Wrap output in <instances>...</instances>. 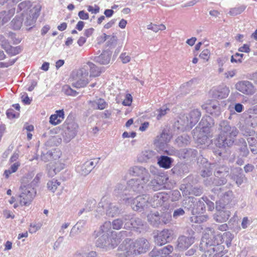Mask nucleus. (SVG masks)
I'll list each match as a JSON object with an SVG mask.
<instances>
[{
	"label": "nucleus",
	"mask_w": 257,
	"mask_h": 257,
	"mask_svg": "<svg viewBox=\"0 0 257 257\" xmlns=\"http://www.w3.org/2000/svg\"><path fill=\"white\" fill-rule=\"evenodd\" d=\"M158 164L162 168L168 169L171 167L174 160L168 156L162 155L158 157Z\"/></svg>",
	"instance_id": "obj_29"
},
{
	"label": "nucleus",
	"mask_w": 257,
	"mask_h": 257,
	"mask_svg": "<svg viewBox=\"0 0 257 257\" xmlns=\"http://www.w3.org/2000/svg\"><path fill=\"white\" fill-rule=\"evenodd\" d=\"M215 164L206 163L201 171V175L204 178L209 177L212 175V169Z\"/></svg>",
	"instance_id": "obj_44"
},
{
	"label": "nucleus",
	"mask_w": 257,
	"mask_h": 257,
	"mask_svg": "<svg viewBox=\"0 0 257 257\" xmlns=\"http://www.w3.org/2000/svg\"><path fill=\"white\" fill-rule=\"evenodd\" d=\"M15 13V8H12L8 10L0 12V23L2 25L9 22Z\"/></svg>",
	"instance_id": "obj_30"
},
{
	"label": "nucleus",
	"mask_w": 257,
	"mask_h": 257,
	"mask_svg": "<svg viewBox=\"0 0 257 257\" xmlns=\"http://www.w3.org/2000/svg\"><path fill=\"white\" fill-rule=\"evenodd\" d=\"M65 165L58 160L51 161L47 165L48 174L50 177L54 176L64 169Z\"/></svg>",
	"instance_id": "obj_18"
},
{
	"label": "nucleus",
	"mask_w": 257,
	"mask_h": 257,
	"mask_svg": "<svg viewBox=\"0 0 257 257\" xmlns=\"http://www.w3.org/2000/svg\"><path fill=\"white\" fill-rule=\"evenodd\" d=\"M60 152L58 150H53L47 152L46 153H43L41 156V159L42 161L47 162L48 161H53L57 160L60 157Z\"/></svg>",
	"instance_id": "obj_22"
},
{
	"label": "nucleus",
	"mask_w": 257,
	"mask_h": 257,
	"mask_svg": "<svg viewBox=\"0 0 257 257\" xmlns=\"http://www.w3.org/2000/svg\"><path fill=\"white\" fill-rule=\"evenodd\" d=\"M216 243L214 241H212L211 239L207 238L205 237H203L200 244V248L201 250H208L210 248H213L216 249Z\"/></svg>",
	"instance_id": "obj_38"
},
{
	"label": "nucleus",
	"mask_w": 257,
	"mask_h": 257,
	"mask_svg": "<svg viewBox=\"0 0 257 257\" xmlns=\"http://www.w3.org/2000/svg\"><path fill=\"white\" fill-rule=\"evenodd\" d=\"M204 251V253L202 255V257H219L218 251L216 249H214L213 248H210L208 250H202Z\"/></svg>",
	"instance_id": "obj_49"
},
{
	"label": "nucleus",
	"mask_w": 257,
	"mask_h": 257,
	"mask_svg": "<svg viewBox=\"0 0 257 257\" xmlns=\"http://www.w3.org/2000/svg\"><path fill=\"white\" fill-rule=\"evenodd\" d=\"M111 223L112 227L114 229L118 230L122 227L123 224H124V221L122 217V218L114 219Z\"/></svg>",
	"instance_id": "obj_52"
},
{
	"label": "nucleus",
	"mask_w": 257,
	"mask_h": 257,
	"mask_svg": "<svg viewBox=\"0 0 257 257\" xmlns=\"http://www.w3.org/2000/svg\"><path fill=\"white\" fill-rule=\"evenodd\" d=\"M149 197L147 195H139L134 199L132 198H123L126 203H131L132 209L137 211H142L147 207L148 204Z\"/></svg>",
	"instance_id": "obj_7"
},
{
	"label": "nucleus",
	"mask_w": 257,
	"mask_h": 257,
	"mask_svg": "<svg viewBox=\"0 0 257 257\" xmlns=\"http://www.w3.org/2000/svg\"><path fill=\"white\" fill-rule=\"evenodd\" d=\"M129 173L132 176L140 177L141 182L145 184L150 180L151 176L148 170L142 166H134L130 168Z\"/></svg>",
	"instance_id": "obj_9"
},
{
	"label": "nucleus",
	"mask_w": 257,
	"mask_h": 257,
	"mask_svg": "<svg viewBox=\"0 0 257 257\" xmlns=\"http://www.w3.org/2000/svg\"><path fill=\"white\" fill-rule=\"evenodd\" d=\"M197 199L193 197H188L183 202V206L188 210L191 211L192 214L195 215L196 211L195 209V202Z\"/></svg>",
	"instance_id": "obj_36"
},
{
	"label": "nucleus",
	"mask_w": 257,
	"mask_h": 257,
	"mask_svg": "<svg viewBox=\"0 0 257 257\" xmlns=\"http://www.w3.org/2000/svg\"><path fill=\"white\" fill-rule=\"evenodd\" d=\"M90 73L89 77H95L100 74L99 68L91 62H88L83 63L81 66V87L85 86L89 82L88 78V74Z\"/></svg>",
	"instance_id": "obj_5"
},
{
	"label": "nucleus",
	"mask_w": 257,
	"mask_h": 257,
	"mask_svg": "<svg viewBox=\"0 0 257 257\" xmlns=\"http://www.w3.org/2000/svg\"><path fill=\"white\" fill-rule=\"evenodd\" d=\"M230 90L228 87L224 85L218 86L213 92V97L215 98L221 99L227 97L229 93Z\"/></svg>",
	"instance_id": "obj_26"
},
{
	"label": "nucleus",
	"mask_w": 257,
	"mask_h": 257,
	"mask_svg": "<svg viewBox=\"0 0 257 257\" xmlns=\"http://www.w3.org/2000/svg\"><path fill=\"white\" fill-rule=\"evenodd\" d=\"M227 182V179L224 177L218 178L215 176L206 177L204 180V185L208 187L213 186H220L224 185Z\"/></svg>",
	"instance_id": "obj_19"
},
{
	"label": "nucleus",
	"mask_w": 257,
	"mask_h": 257,
	"mask_svg": "<svg viewBox=\"0 0 257 257\" xmlns=\"http://www.w3.org/2000/svg\"><path fill=\"white\" fill-rule=\"evenodd\" d=\"M99 158L86 161L81 167V175L86 176L90 173L99 161Z\"/></svg>",
	"instance_id": "obj_24"
},
{
	"label": "nucleus",
	"mask_w": 257,
	"mask_h": 257,
	"mask_svg": "<svg viewBox=\"0 0 257 257\" xmlns=\"http://www.w3.org/2000/svg\"><path fill=\"white\" fill-rule=\"evenodd\" d=\"M96 204V200L92 198L84 200L83 208L81 209V214L83 212H89L93 209Z\"/></svg>",
	"instance_id": "obj_37"
},
{
	"label": "nucleus",
	"mask_w": 257,
	"mask_h": 257,
	"mask_svg": "<svg viewBox=\"0 0 257 257\" xmlns=\"http://www.w3.org/2000/svg\"><path fill=\"white\" fill-rule=\"evenodd\" d=\"M193 138L196 140L198 143L204 144L208 139L209 134L202 132V129L196 127L193 130Z\"/></svg>",
	"instance_id": "obj_25"
},
{
	"label": "nucleus",
	"mask_w": 257,
	"mask_h": 257,
	"mask_svg": "<svg viewBox=\"0 0 257 257\" xmlns=\"http://www.w3.org/2000/svg\"><path fill=\"white\" fill-rule=\"evenodd\" d=\"M169 111L170 109L165 106H164L160 108L157 111L158 112L157 116V119L160 120V119H161V118L163 116H165Z\"/></svg>",
	"instance_id": "obj_57"
},
{
	"label": "nucleus",
	"mask_w": 257,
	"mask_h": 257,
	"mask_svg": "<svg viewBox=\"0 0 257 257\" xmlns=\"http://www.w3.org/2000/svg\"><path fill=\"white\" fill-rule=\"evenodd\" d=\"M42 176V175L41 173L37 174L34 179L31 182V183H29V181L27 183V184H30V186H32V187L36 189L35 188L38 186Z\"/></svg>",
	"instance_id": "obj_59"
},
{
	"label": "nucleus",
	"mask_w": 257,
	"mask_h": 257,
	"mask_svg": "<svg viewBox=\"0 0 257 257\" xmlns=\"http://www.w3.org/2000/svg\"><path fill=\"white\" fill-rule=\"evenodd\" d=\"M132 240L130 238L125 239L118 248L117 255L119 257H128L135 254Z\"/></svg>",
	"instance_id": "obj_8"
},
{
	"label": "nucleus",
	"mask_w": 257,
	"mask_h": 257,
	"mask_svg": "<svg viewBox=\"0 0 257 257\" xmlns=\"http://www.w3.org/2000/svg\"><path fill=\"white\" fill-rule=\"evenodd\" d=\"M223 209H218V207L216 206V209L218 212L214 215V219L218 222H226L230 216V212L228 210H224V207H222Z\"/></svg>",
	"instance_id": "obj_27"
},
{
	"label": "nucleus",
	"mask_w": 257,
	"mask_h": 257,
	"mask_svg": "<svg viewBox=\"0 0 257 257\" xmlns=\"http://www.w3.org/2000/svg\"><path fill=\"white\" fill-rule=\"evenodd\" d=\"M112 225L110 221H106L101 225L99 230L95 231L96 236H100L97 240V243L99 246H105L109 243L108 236L110 232Z\"/></svg>",
	"instance_id": "obj_6"
},
{
	"label": "nucleus",
	"mask_w": 257,
	"mask_h": 257,
	"mask_svg": "<svg viewBox=\"0 0 257 257\" xmlns=\"http://www.w3.org/2000/svg\"><path fill=\"white\" fill-rule=\"evenodd\" d=\"M76 125L74 123H70L67 127V132L65 134H67L70 138H74L76 135V131L75 130Z\"/></svg>",
	"instance_id": "obj_51"
},
{
	"label": "nucleus",
	"mask_w": 257,
	"mask_h": 257,
	"mask_svg": "<svg viewBox=\"0 0 257 257\" xmlns=\"http://www.w3.org/2000/svg\"><path fill=\"white\" fill-rule=\"evenodd\" d=\"M202 108L206 110L207 112L215 116L218 115L220 113V106L218 102L203 104Z\"/></svg>",
	"instance_id": "obj_28"
},
{
	"label": "nucleus",
	"mask_w": 257,
	"mask_h": 257,
	"mask_svg": "<svg viewBox=\"0 0 257 257\" xmlns=\"http://www.w3.org/2000/svg\"><path fill=\"white\" fill-rule=\"evenodd\" d=\"M169 200V195L166 192L156 193L150 200L151 206L154 208L162 206L165 202Z\"/></svg>",
	"instance_id": "obj_16"
},
{
	"label": "nucleus",
	"mask_w": 257,
	"mask_h": 257,
	"mask_svg": "<svg viewBox=\"0 0 257 257\" xmlns=\"http://www.w3.org/2000/svg\"><path fill=\"white\" fill-rule=\"evenodd\" d=\"M123 236H127L126 231H120L117 234H112L110 243L112 247H116L120 242L121 237Z\"/></svg>",
	"instance_id": "obj_42"
},
{
	"label": "nucleus",
	"mask_w": 257,
	"mask_h": 257,
	"mask_svg": "<svg viewBox=\"0 0 257 257\" xmlns=\"http://www.w3.org/2000/svg\"><path fill=\"white\" fill-rule=\"evenodd\" d=\"M214 176L218 178L227 176L229 173V168L224 165L215 164Z\"/></svg>",
	"instance_id": "obj_33"
},
{
	"label": "nucleus",
	"mask_w": 257,
	"mask_h": 257,
	"mask_svg": "<svg viewBox=\"0 0 257 257\" xmlns=\"http://www.w3.org/2000/svg\"><path fill=\"white\" fill-rule=\"evenodd\" d=\"M72 87L74 88H76L77 90L74 89L72 88L68 87L66 91V94L70 95L76 96L79 93V89L80 88V83L78 81L73 83Z\"/></svg>",
	"instance_id": "obj_46"
},
{
	"label": "nucleus",
	"mask_w": 257,
	"mask_h": 257,
	"mask_svg": "<svg viewBox=\"0 0 257 257\" xmlns=\"http://www.w3.org/2000/svg\"><path fill=\"white\" fill-rule=\"evenodd\" d=\"M195 209L196 212V214L203 213L205 211V201L202 199H199L198 201L195 202Z\"/></svg>",
	"instance_id": "obj_47"
},
{
	"label": "nucleus",
	"mask_w": 257,
	"mask_h": 257,
	"mask_svg": "<svg viewBox=\"0 0 257 257\" xmlns=\"http://www.w3.org/2000/svg\"><path fill=\"white\" fill-rule=\"evenodd\" d=\"M173 230L167 229L163 230L156 236L155 239L156 244L161 246L170 242L173 238Z\"/></svg>",
	"instance_id": "obj_12"
},
{
	"label": "nucleus",
	"mask_w": 257,
	"mask_h": 257,
	"mask_svg": "<svg viewBox=\"0 0 257 257\" xmlns=\"http://www.w3.org/2000/svg\"><path fill=\"white\" fill-rule=\"evenodd\" d=\"M169 195V199H170L172 202L177 201L181 198V194L177 190H173L168 193Z\"/></svg>",
	"instance_id": "obj_50"
},
{
	"label": "nucleus",
	"mask_w": 257,
	"mask_h": 257,
	"mask_svg": "<svg viewBox=\"0 0 257 257\" xmlns=\"http://www.w3.org/2000/svg\"><path fill=\"white\" fill-rule=\"evenodd\" d=\"M113 193L115 196L123 200V198H125L124 197V196L129 195L127 186L126 187L124 184L118 183L115 186Z\"/></svg>",
	"instance_id": "obj_34"
},
{
	"label": "nucleus",
	"mask_w": 257,
	"mask_h": 257,
	"mask_svg": "<svg viewBox=\"0 0 257 257\" xmlns=\"http://www.w3.org/2000/svg\"><path fill=\"white\" fill-rule=\"evenodd\" d=\"M172 136L168 133L163 131L154 140V145L160 151H164L166 149L168 144L170 141Z\"/></svg>",
	"instance_id": "obj_10"
},
{
	"label": "nucleus",
	"mask_w": 257,
	"mask_h": 257,
	"mask_svg": "<svg viewBox=\"0 0 257 257\" xmlns=\"http://www.w3.org/2000/svg\"><path fill=\"white\" fill-rule=\"evenodd\" d=\"M190 138L187 134H183L178 136L175 140L176 144L179 147H184L188 145L190 143Z\"/></svg>",
	"instance_id": "obj_43"
},
{
	"label": "nucleus",
	"mask_w": 257,
	"mask_h": 257,
	"mask_svg": "<svg viewBox=\"0 0 257 257\" xmlns=\"http://www.w3.org/2000/svg\"><path fill=\"white\" fill-rule=\"evenodd\" d=\"M171 172L174 175H182L187 172V168L186 165L178 163L171 169Z\"/></svg>",
	"instance_id": "obj_41"
},
{
	"label": "nucleus",
	"mask_w": 257,
	"mask_h": 257,
	"mask_svg": "<svg viewBox=\"0 0 257 257\" xmlns=\"http://www.w3.org/2000/svg\"><path fill=\"white\" fill-rule=\"evenodd\" d=\"M158 157L157 153L152 150L142 151L138 156V161L141 163L155 161Z\"/></svg>",
	"instance_id": "obj_20"
},
{
	"label": "nucleus",
	"mask_w": 257,
	"mask_h": 257,
	"mask_svg": "<svg viewBox=\"0 0 257 257\" xmlns=\"http://www.w3.org/2000/svg\"><path fill=\"white\" fill-rule=\"evenodd\" d=\"M246 7L241 5L230 9L229 14L231 16H236L242 13L245 9Z\"/></svg>",
	"instance_id": "obj_48"
},
{
	"label": "nucleus",
	"mask_w": 257,
	"mask_h": 257,
	"mask_svg": "<svg viewBox=\"0 0 257 257\" xmlns=\"http://www.w3.org/2000/svg\"><path fill=\"white\" fill-rule=\"evenodd\" d=\"M241 132L243 136H252L255 134V131L247 127L243 126L241 129Z\"/></svg>",
	"instance_id": "obj_64"
},
{
	"label": "nucleus",
	"mask_w": 257,
	"mask_h": 257,
	"mask_svg": "<svg viewBox=\"0 0 257 257\" xmlns=\"http://www.w3.org/2000/svg\"><path fill=\"white\" fill-rule=\"evenodd\" d=\"M106 208V214L111 217L118 215L120 213L119 207L114 203H109Z\"/></svg>",
	"instance_id": "obj_39"
},
{
	"label": "nucleus",
	"mask_w": 257,
	"mask_h": 257,
	"mask_svg": "<svg viewBox=\"0 0 257 257\" xmlns=\"http://www.w3.org/2000/svg\"><path fill=\"white\" fill-rule=\"evenodd\" d=\"M111 55L109 51H104L99 56L95 57L94 60L100 64L106 65L110 61Z\"/></svg>",
	"instance_id": "obj_35"
},
{
	"label": "nucleus",
	"mask_w": 257,
	"mask_h": 257,
	"mask_svg": "<svg viewBox=\"0 0 257 257\" xmlns=\"http://www.w3.org/2000/svg\"><path fill=\"white\" fill-rule=\"evenodd\" d=\"M190 231L191 233H189L191 235L190 236L181 235L178 238L177 247L179 250L187 249L194 242V232L192 230H190Z\"/></svg>",
	"instance_id": "obj_11"
},
{
	"label": "nucleus",
	"mask_w": 257,
	"mask_h": 257,
	"mask_svg": "<svg viewBox=\"0 0 257 257\" xmlns=\"http://www.w3.org/2000/svg\"><path fill=\"white\" fill-rule=\"evenodd\" d=\"M235 88L240 92L246 94H252L254 92V86L248 81H240L235 84Z\"/></svg>",
	"instance_id": "obj_17"
},
{
	"label": "nucleus",
	"mask_w": 257,
	"mask_h": 257,
	"mask_svg": "<svg viewBox=\"0 0 257 257\" xmlns=\"http://www.w3.org/2000/svg\"><path fill=\"white\" fill-rule=\"evenodd\" d=\"M161 218V224H167L171 220V215L168 213H163L162 215H160Z\"/></svg>",
	"instance_id": "obj_63"
},
{
	"label": "nucleus",
	"mask_w": 257,
	"mask_h": 257,
	"mask_svg": "<svg viewBox=\"0 0 257 257\" xmlns=\"http://www.w3.org/2000/svg\"><path fill=\"white\" fill-rule=\"evenodd\" d=\"M161 216L158 212L150 213L147 215L148 221L153 226L161 224Z\"/></svg>",
	"instance_id": "obj_40"
},
{
	"label": "nucleus",
	"mask_w": 257,
	"mask_h": 257,
	"mask_svg": "<svg viewBox=\"0 0 257 257\" xmlns=\"http://www.w3.org/2000/svg\"><path fill=\"white\" fill-rule=\"evenodd\" d=\"M213 124V120L211 117L210 116H204L202 118L199 125L201 127L200 128L202 129V132L206 134H209L210 128Z\"/></svg>",
	"instance_id": "obj_23"
},
{
	"label": "nucleus",
	"mask_w": 257,
	"mask_h": 257,
	"mask_svg": "<svg viewBox=\"0 0 257 257\" xmlns=\"http://www.w3.org/2000/svg\"><path fill=\"white\" fill-rule=\"evenodd\" d=\"M165 154L169 156H176L178 157L179 150H177L173 147L169 148L168 149H164L163 151Z\"/></svg>",
	"instance_id": "obj_61"
},
{
	"label": "nucleus",
	"mask_w": 257,
	"mask_h": 257,
	"mask_svg": "<svg viewBox=\"0 0 257 257\" xmlns=\"http://www.w3.org/2000/svg\"><path fill=\"white\" fill-rule=\"evenodd\" d=\"M249 114L248 118H246V121L252 128H254L257 125V108H251L248 110Z\"/></svg>",
	"instance_id": "obj_31"
},
{
	"label": "nucleus",
	"mask_w": 257,
	"mask_h": 257,
	"mask_svg": "<svg viewBox=\"0 0 257 257\" xmlns=\"http://www.w3.org/2000/svg\"><path fill=\"white\" fill-rule=\"evenodd\" d=\"M123 218L125 229H132L134 231L141 233L145 231L147 228L146 222L139 217L128 214L123 216Z\"/></svg>",
	"instance_id": "obj_4"
},
{
	"label": "nucleus",
	"mask_w": 257,
	"mask_h": 257,
	"mask_svg": "<svg viewBox=\"0 0 257 257\" xmlns=\"http://www.w3.org/2000/svg\"><path fill=\"white\" fill-rule=\"evenodd\" d=\"M193 185L190 182L182 184L180 185V189L182 192L183 196H188L191 194Z\"/></svg>",
	"instance_id": "obj_45"
},
{
	"label": "nucleus",
	"mask_w": 257,
	"mask_h": 257,
	"mask_svg": "<svg viewBox=\"0 0 257 257\" xmlns=\"http://www.w3.org/2000/svg\"><path fill=\"white\" fill-rule=\"evenodd\" d=\"M60 183L56 180L53 179L51 181H48L47 183V187L49 190L52 192H54L58 186H59Z\"/></svg>",
	"instance_id": "obj_53"
},
{
	"label": "nucleus",
	"mask_w": 257,
	"mask_h": 257,
	"mask_svg": "<svg viewBox=\"0 0 257 257\" xmlns=\"http://www.w3.org/2000/svg\"><path fill=\"white\" fill-rule=\"evenodd\" d=\"M64 118V112L63 109L56 110L55 113L50 117L49 122L51 124L56 125L60 123Z\"/></svg>",
	"instance_id": "obj_32"
},
{
	"label": "nucleus",
	"mask_w": 257,
	"mask_h": 257,
	"mask_svg": "<svg viewBox=\"0 0 257 257\" xmlns=\"http://www.w3.org/2000/svg\"><path fill=\"white\" fill-rule=\"evenodd\" d=\"M198 152L193 149H182L179 150L178 158L181 159H186L191 160L196 157Z\"/></svg>",
	"instance_id": "obj_21"
},
{
	"label": "nucleus",
	"mask_w": 257,
	"mask_h": 257,
	"mask_svg": "<svg viewBox=\"0 0 257 257\" xmlns=\"http://www.w3.org/2000/svg\"><path fill=\"white\" fill-rule=\"evenodd\" d=\"M208 219L207 215H198L194 216L191 217V221L195 223H200L204 221H206Z\"/></svg>",
	"instance_id": "obj_56"
},
{
	"label": "nucleus",
	"mask_w": 257,
	"mask_h": 257,
	"mask_svg": "<svg viewBox=\"0 0 257 257\" xmlns=\"http://www.w3.org/2000/svg\"><path fill=\"white\" fill-rule=\"evenodd\" d=\"M201 115V113L198 109H193L188 114L180 117L178 122L182 126L178 127V128L182 131L192 128L198 122Z\"/></svg>",
	"instance_id": "obj_3"
},
{
	"label": "nucleus",
	"mask_w": 257,
	"mask_h": 257,
	"mask_svg": "<svg viewBox=\"0 0 257 257\" xmlns=\"http://www.w3.org/2000/svg\"><path fill=\"white\" fill-rule=\"evenodd\" d=\"M174 247L172 245H168L166 246H164L162 249H161V255H167L172 253L173 251Z\"/></svg>",
	"instance_id": "obj_58"
},
{
	"label": "nucleus",
	"mask_w": 257,
	"mask_h": 257,
	"mask_svg": "<svg viewBox=\"0 0 257 257\" xmlns=\"http://www.w3.org/2000/svg\"><path fill=\"white\" fill-rule=\"evenodd\" d=\"M132 244L135 252V255L146 252L149 248L148 241L144 238H139L135 241H132Z\"/></svg>",
	"instance_id": "obj_15"
},
{
	"label": "nucleus",
	"mask_w": 257,
	"mask_h": 257,
	"mask_svg": "<svg viewBox=\"0 0 257 257\" xmlns=\"http://www.w3.org/2000/svg\"><path fill=\"white\" fill-rule=\"evenodd\" d=\"M127 186L129 195L143 193L144 190V184L141 183L140 179H130L127 181Z\"/></svg>",
	"instance_id": "obj_14"
},
{
	"label": "nucleus",
	"mask_w": 257,
	"mask_h": 257,
	"mask_svg": "<svg viewBox=\"0 0 257 257\" xmlns=\"http://www.w3.org/2000/svg\"><path fill=\"white\" fill-rule=\"evenodd\" d=\"M34 174L33 172L28 173L22 180L18 201L21 206H29L32 202L36 195V189L27 184L31 180Z\"/></svg>",
	"instance_id": "obj_2"
},
{
	"label": "nucleus",
	"mask_w": 257,
	"mask_h": 257,
	"mask_svg": "<svg viewBox=\"0 0 257 257\" xmlns=\"http://www.w3.org/2000/svg\"><path fill=\"white\" fill-rule=\"evenodd\" d=\"M244 144L240 148V155L242 156L246 157L249 154V151L247 149L246 143L243 140H242Z\"/></svg>",
	"instance_id": "obj_62"
},
{
	"label": "nucleus",
	"mask_w": 257,
	"mask_h": 257,
	"mask_svg": "<svg viewBox=\"0 0 257 257\" xmlns=\"http://www.w3.org/2000/svg\"><path fill=\"white\" fill-rule=\"evenodd\" d=\"M218 130L220 133L216 139V145L219 148L232 146L239 133L238 129L227 120H222L219 124Z\"/></svg>",
	"instance_id": "obj_1"
},
{
	"label": "nucleus",
	"mask_w": 257,
	"mask_h": 257,
	"mask_svg": "<svg viewBox=\"0 0 257 257\" xmlns=\"http://www.w3.org/2000/svg\"><path fill=\"white\" fill-rule=\"evenodd\" d=\"M243 54L236 53L234 55H232L231 57V62L232 63H241L242 58L243 56Z\"/></svg>",
	"instance_id": "obj_60"
},
{
	"label": "nucleus",
	"mask_w": 257,
	"mask_h": 257,
	"mask_svg": "<svg viewBox=\"0 0 257 257\" xmlns=\"http://www.w3.org/2000/svg\"><path fill=\"white\" fill-rule=\"evenodd\" d=\"M12 25L15 30H19L22 26V19L21 18L16 17L12 21Z\"/></svg>",
	"instance_id": "obj_55"
},
{
	"label": "nucleus",
	"mask_w": 257,
	"mask_h": 257,
	"mask_svg": "<svg viewBox=\"0 0 257 257\" xmlns=\"http://www.w3.org/2000/svg\"><path fill=\"white\" fill-rule=\"evenodd\" d=\"M31 6V2L30 1H25L19 4L18 7L20 11H23L24 12H26Z\"/></svg>",
	"instance_id": "obj_54"
},
{
	"label": "nucleus",
	"mask_w": 257,
	"mask_h": 257,
	"mask_svg": "<svg viewBox=\"0 0 257 257\" xmlns=\"http://www.w3.org/2000/svg\"><path fill=\"white\" fill-rule=\"evenodd\" d=\"M169 179L167 175L159 176L156 178L152 180L148 186L154 191H158L166 187V184Z\"/></svg>",
	"instance_id": "obj_13"
}]
</instances>
